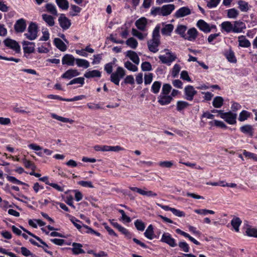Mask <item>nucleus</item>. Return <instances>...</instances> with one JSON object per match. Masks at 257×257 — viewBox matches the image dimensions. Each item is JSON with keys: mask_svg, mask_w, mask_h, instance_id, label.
I'll return each mask as SVG.
<instances>
[{"mask_svg": "<svg viewBox=\"0 0 257 257\" xmlns=\"http://www.w3.org/2000/svg\"><path fill=\"white\" fill-rule=\"evenodd\" d=\"M162 8L153 7L152 8L151 14L153 16L160 15L162 16Z\"/></svg>", "mask_w": 257, "mask_h": 257, "instance_id": "5fc2aeb1", "label": "nucleus"}, {"mask_svg": "<svg viewBox=\"0 0 257 257\" xmlns=\"http://www.w3.org/2000/svg\"><path fill=\"white\" fill-rule=\"evenodd\" d=\"M240 131L243 134H247L250 137L253 135L254 129L252 125L250 124H245L240 127Z\"/></svg>", "mask_w": 257, "mask_h": 257, "instance_id": "6ab92c4d", "label": "nucleus"}, {"mask_svg": "<svg viewBox=\"0 0 257 257\" xmlns=\"http://www.w3.org/2000/svg\"><path fill=\"white\" fill-rule=\"evenodd\" d=\"M164 51L166 52V55H168V57L164 55H160L159 56V58L162 63L170 65L171 63L175 60L176 57L174 54L170 52L168 49H166L164 50Z\"/></svg>", "mask_w": 257, "mask_h": 257, "instance_id": "20e7f679", "label": "nucleus"}, {"mask_svg": "<svg viewBox=\"0 0 257 257\" xmlns=\"http://www.w3.org/2000/svg\"><path fill=\"white\" fill-rule=\"evenodd\" d=\"M251 113L246 110H242L239 115L238 120L240 121H243L250 117Z\"/></svg>", "mask_w": 257, "mask_h": 257, "instance_id": "4c0bfd02", "label": "nucleus"}, {"mask_svg": "<svg viewBox=\"0 0 257 257\" xmlns=\"http://www.w3.org/2000/svg\"><path fill=\"white\" fill-rule=\"evenodd\" d=\"M45 8L46 9V11L48 13L51 14L52 15H53L55 16L58 15L56 8L55 6L53 4H52L50 3L47 4L45 6Z\"/></svg>", "mask_w": 257, "mask_h": 257, "instance_id": "473e14b6", "label": "nucleus"}, {"mask_svg": "<svg viewBox=\"0 0 257 257\" xmlns=\"http://www.w3.org/2000/svg\"><path fill=\"white\" fill-rule=\"evenodd\" d=\"M187 30V27L184 25H179L177 27L175 32L177 34H179L184 38V39L186 37V35L185 33Z\"/></svg>", "mask_w": 257, "mask_h": 257, "instance_id": "e433bc0d", "label": "nucleus"}, {"mask_svg": "<svg viewBox=\"0 0 257 257\" xmlns=\"http://www.w3.org/2000/svg\"><path fill=\"white\" fill-rule=\"evenodd\" d=\"M84 77L87 78H94V77H100L101 72L97 70H93L86 72L84 75Z\"/></svg>", "mask_w": 257, "mask_h": 257, "instance_id": "a878e982", "label": "nucleus"}, {"mask_svg": "<svg viewBox=\"0 0 257 257\" xmlns=\"http://www.w3.org/2000/svg\"><path fill=\"white\" fill-rule=\"evenodd\" d=\"M172 87L169 84H164L163 85L162 92L161 94H169L171 92Z\"/></svg>", "mask_w": 257, "mask_h": 257, "instance_id": "603ef678", "label": "nucleus"}, {"mask_svg": "<svg viewBox=\"0 0 257 257\" xmlns=\"http://www.w3.org/2000/svg\"><path fill=\"white\" fill-rule=\"evenodd\" d=\"M223 103V99L221 96H216L213 100L212 105L215 108H220Z\"/></svg>", "mask_w": 257, "mask_h": 257, "instance_id": "2f4dec72", "label": "nucleus"}, {"mask_svg": "<svg viewBox=\"0 0 257 257\" xmlns=\"http://www.w3.org/2000/svg\"><path fill=\"white\" fill-rule=\"evenodd\" d=\"M43 20L50 27L53 26L55 24L54 18L47 14L42 15Z\"/></svg>", "mask_w": 257, "mask_h": 257, "instance_id": "c756f323", "label": "nucleus"}, {"mask_svg": "<svg viewBox=\"0 0 257 257\" xmlns=\"http://www.w3.org/2000/svg\"><path fill=\"white\" fill-rule=\"evenodd\" d=\"M125 75V70L121 67H118L115 71L113 72L110 77V80L116 85L119 84L120 80Z\"/></svg>", "mask_w": 257, "mask_h": 257, "instance_id": "f03ea898", "label": "nucleus"}, {"mask_svg": "<svg viewBox=\"0 0 257 257\" xmlns=\"http://www.w3.org/2000/svg\"><path fill=\"white\" fill-rule=\"evenodd\" d=\"M112 63H108L105 64L104 66V70L107 74H111L112 73Z\"/></svg>", "mask_w": 257, "mask_h": 257, "instance_id": "e2e57ef3", "label": "nucleus"}, {"mask_svg": "<svg viewBox=\"0 0 257 257\" xmlns=\"http://www.w3.org/2000/svg\"><path fill=\"white\" fill-rule=\"evenodd\" d=\"M144 235L145 237L149 239H152L154 238L155 235L154 232V228L152 224H150L148 227L145 232H144Z\"/></svg>", "mask_w": 257, "mask_h": 257, "instance_id": "c85d7f7f", "label": "nucleus"}, {"mask_svg": "<svg viewBox=\"0 0 257 257\" xmlns=\"http://www.w3.org/2000/svg\"><path fill=\"white\" fill-rule=\"evenodd\" d=\"M159 166L162 168H170L173 165V163L172 161H161L158 163Z\"/></svg>", "mask_w": 257, "mask_h": 257, "instance_id": "3c124183", "label": "nucleus"}, {"mask_svg": "<svg viewBox=\"0 0 257 257\" xmlns=\"http://www.w3.org/2000/svg\"><path fill=\"white\" fill-rule=\"evenodd\" d=\"M132 34L133 36L137 37L139 39L143 40L146 37L147 34H143L142 33L139 32L136 29H132Z\"/></svg>", "mask_w": 257, "mask_h": 257, "instance_id": "a18cd8bd", "label": "nucleus"}, {"mask_svg": "<svg viewBox=\"0 0 257 257\" xmlns=\"http://www.w3.org/2000/svg\"><path fill=\"white\" fill-rule=\"evenodd\" d=\"M141 68L143 71H150L152 70V65L149 62H144L141 65Z\"/></svg>", "mask_w": 257, "mask_h": 257, "instance_id": "6e6d98bb", "label": "nucleus"}, {"mask_svg": "<svg viewBox=\"0 0 257 257\" xmlns=\"http://www.w3.org/2000/svg\"><path fill=\"white\" fill-rule=\"evenodd\" d=\"M123 82L125 84H133L135 83L134 77L132 75H128L126 76L124 79Z\"/></svg>", "mask_w": 257, "mask_h": 257, "instance_id": "69168bd1", "label": "nucleus"}, {"mask_svg": "<svg viewBox=\"0 0 257 257\" xmlns=\"http://www.w3.org/2000/svg\"><path fill=\"white\" fill-rule=\"evenodd\" d=\"M185 98L189 101L193 99L194 96L197 94L196 91L191 85H188L184 88Z\"/></svg>", "mask_w": 257, "mask_h": 257, "instance_id": "0eeeda50", "label": "nucleus"}, {"mask_svg": "<svg viewBox=\"0 0 257 257\" xmlns=\"http://www.w3.org/2000/svg\"><path fill=\"white\" fill-rule=\"evenodd\" d=\"M246 233L249 236L257 237V229L249 227L246 230Z\"/></svg>", "mask_w": 257, "mask_h": 257, "instance_id": "c03bdc74", "label": "nucleus"}, {"mask_svg": "<svg viewBox=\"0 0 257 257\" xmlns=\"http://www.w3.org/2000/svg\"><path fill=\"white\" fill-rule=\"evenodd\" d=\"M237 114L231 111L227 112H223L221 115V118L223 119L226 122L230 124H234L236 123Z\"/></svg>", "mask_w": 257, "mask_h": 257, "instance_id": "423d86ee", "label": "nucleus"}, {"mask_svg": "<svg viewBox=\"0 0 257 257\" xmlns=\"http://www.w3.org/2000/svg\"><path fill=\"white\" fill-rule=\"evenodd\" d=\"M161 86V82L160 81H155L152 86V91L155 93H158L160 89Z\"/></svg>", "mask_w": 257, "mask_h": 257, "instance_id": "79ce46f5", "label": "nucleus"}, {"mask_svg": "<svg viewBox=\"0 0 257 257\" xmlns=\"http://www.w3.org/2000/svg\"><path fill=\"white\" fill-rule=\"evenodd\" d=\"M52 117L56 119L57 120H58L59 121H61L63 122H69L70 123H72L74 122V120L71 119H69L68 118L63 117L62 116H59L55 113H52L51 114Z\"/></svg>", "mask_w": 257, "mask_h": 257, "instance_id": "c9c22d12", "label": "nucleus"}, {"mask_svg": "<svg viewBox=\"0 0 257 257\" xmlns=\"http://www.w3.org/2000/svg\"><path fill=\"white\" fill-rule=\"evenodd\" d=\"M172 100L173 97L169 94H160L158 97V101L162 105L169 104Z\"/></svg>", "mask_w": 257, "mask_h": 257, "instance_id": "9b49d317", "label": "nucleus"}, {"mask_svg": "<svg viewBox=\"0 0 257 257\" xmlns=\"http://www.w3.org/2000/svg\"><path fill=\"white\" fill-rule=\"evenodd\" d=\"M23 163H24L25 167L26 168H31L32 170H34L35 166L32 162L27 160L26 159H24L23 160Z\"/></svg>", "mask_w": 257, "mask_h": 257, "instance_id": "338daca9", "label": "nucleus"}, {"mask_svg": "<svg viewBox=\"0 0 257 257\" xmlns=\"http://www.w3.org/2000/svg\"><path fill=\"white\" fill-rule=\"evenodd\" d=\"M225 56L228 61L231 63H236V59L235 58L234 52L231 49H229L228 51L225 53Z\"/></svg>", "mask_w": 257, "mask_h": 257, "instance_id": "72a5a7b5", "label": "nucleus"}, {"mask_svg": "<svg viewBox=\"0 0 257 257\" xmlns=\"http://www.w3.org/2000/svg\"><path fill=\"white\" fill-rule=\"evenodd\" d=\"M58 21L60 26L64 30H67L70 27L71 22L70 20L63 14L59 18Z\"/></svg>", "mask_w": 257, "mask_h": 257, "instance_id": "f8f14e48", "label": "nucleus"}, {"mask_svg": "<svg viewBox=\"0 0 257 257\" xmlns=\"http://www.w3.org/2000/svg\"><path fill=\"white\" fill-rule=\"evenodd\" d=\"M194 212L198 214L206 215L207 214L209 213L213 214L215 213L214 211L211 210L206 209H195Z\"/></svg>", "mask_w": 257, "mask_h": 257, "instance_id": "49530a36", "label": "nucleus"}, {"mask_svg": "<svg viewBox=\"0 0 257 257\" xmlns=\"http://www.w3.org/2000/svg\"><path fill=\"white\" fill-rule=\"evenodd\" d=\"M246 29V25L244 23L240 21H236L233 24V33H240L243 32Z\"/></svg>", "mask_w": 257, "mask_h": 257, "instance_id": "9d476101", "label": "nucleus"}, {"mask_svg": "<svg viewBox=\"0 0 257 257\" xmlns=\"http://www.w3.org/2000/svg\"><path fill=\"white\" fill-rule=\"evenodd\" d=\"M153 75L152 73H150L147 74H145V77H144V79H145L144 83H145V85L150 84L153 80Z\"/></svg>", "mask_w": 257, "mask_h": 257, "instance_id": "4d7b16f0", "label": "nucleus"}, {"mask_svg": "<svg viewBox=\"0 0 257 257\" xmlns=\"http://www.w3.org/2000/svg\"><path fill=\"white\" fill-rule=\"evenodd\" d=\"M84 83V78L83 77H78L71 80L67 85H72L74 84H80L83 85Z\"/></svg>", "mask_w": 257, "mask_h": 257, "instance_id": "8fccbe9b", "label": "nucleus"}, {"mask_svg": "<svg viewBox=\"0 0 257 257\" xmlns=\"http://www.w3.org/2000/svg\"><path fill=\"white\" fill-rule=\"evenodd\" d=\"M161 241L168 244L171 247L177 246L175 239L172 238L171 234L168 232L163 233L161 239Z\"/></svg>", "mask_w": 257, "mask_h": 257, "instance_id": "6e6552de", "label": "nucleus"}, {"mask_svg": "<svg viewBox=\"0 0 257 257\" xmlns=\"http://www.w3.org/2000/svg\"><path fill=\"white\" fill-rule=\"evenodd\" d=\"M4 43L6 47L13 49L16 53L20 52V46L16 41L10 38H7L4 41Z\"/></svg>", "mask_w": 257, "mask_h": 257, "instance_id": "39448f33", "label": "nucleus"}, {"mask_svg": "<svg viewBox=\"0 0 257 257\" xmlns=\"http://www.w3.org/2000/svg\"><path fill=\"white\" fill-rule=\"evenodd\" d=\"M179 247L184 252H188L189 251L188 244L185 242H180L178 244Z\"/></svg>", "mask_w": 257, "mask_h": 257, "instance_id": "bf43d9fd", "label": "nucleus"}, {"mask_svg": "<svg viewBox=\"0 0 257 257\" xmlns=\"http://www.w3.org/2000/svg\"><path fill=\"white\" fill-rule=\"evenodd\" d=\"M238 7L241 11L247 12L248 10V4L247 2L243 1L238 2Z\"/></svg>", "mask_w": 257, "mask_h": 257, "instance_id": "a19ab883", "label": "nucleus"}, {"mask_svg": "<svg viewBox=\"0 0 257 257\" xmlns=\"http://www.w3.org/2000/svg\"><path fill=\"white\" fill-rule=\"evenodd\" d=\"M174 9L175 6L173 4L163 6L162 7V16H166L170 15Z\"/></svg>", "mask_w": 257, "mask_h": 257, "instance_id": "a211bd4d", "label": "nucleus"}, {"mask_svg": "<svg viewBox=\"0 0 257 257\" xmlns=\"http://www.w3.org/2000/svg\"><path fill=\"white\" fill-rule=\"evenodd\" d=\"M221 28L222 30L227 33L233 32V24L230 22H223L221 24Z\"/></svg>", "mask_w": 257, "mask_h": 257, "instance_id": "393cba45", "label": "nucleus"}, {"mask_svg": "<svg viewBox=\"0 0 257 257\" xmlns=\"http://www.w3.org/2000/svg\"><path fill=\"white\" fill-rule=\"evenodd\" d=\"M125 43L127 46L132 49H136L138 44L137 41L133 37L128 39Z\"/></svg>", "mask_w": 257, "mask_h": 257, "instance_id": "58836bf2", "label": "nucleus"}, {"mask_svg": "<svg viewBox=\"0 0 257 257\" xmlns=\"http://www.w3.org/2000/svg\"><path fill=\"white\" fill-rule=\"evenodd\" d=\"M78 184L84 187H88L91 188L94 187L92 182L90 181H80L78 182Z\"/></svg>", "mask_w": 257, "mask_h": 257, "instance_id": "052dcab7", "label": "nucleus"}, {"mask_svg": "<svg viewBox=\"0 0 257 257\" xmlns=\"http://www.w3.org/2000/svg\"><path fill=\"white\" fill-rule=\"evenodd\" d=\"M238 42L239 46L244 48H248L250 46V43L246 37L241 35L238 37Z\"/></svg>", "mask_w": 257, "mask_h": 257, "instance_id": "aec40b11", "label": "nucleus"}, {"mask_svg": "<svg viewBox=\"0 0 257 257\" xmlns=\"http://www.w3.org/2000/svg\"><path fill=\"white\" fill-rule=\"evenodd\" d=\"M180 69H181V67L180 66V65L179 64H176L174 66L173 69H172V77L174 78L178 76V75L180 71Z\"/></svg>", "mask_w": 257, "mask_h": 257, "instance_id": "864d4df0", "label": "nucleus"}, {"mask_svg": "<svg viewBox=\"0 0 257 257\" xmlns=\"http://www.w3.org/2000/svg\"><path fill=\"white\" fill-rule=\"evenodd\" d=\"M7 179L9 181H10V182H12L13 183H15V184H19V185L25 184V183H24L23 182L18 180L17 178H16L15 177H14L13 176H7Z\"/></svg>", "mask_w": 257, "mask_h": 257, "instance_id": "13d9d810", "label": "nucleus"}, {"mask_svg": "<svg viewBox=\"0 0 257 257\" xmlns=\"http://www.w3.org/2000/svg\"><path fill=\"white\" fill-rule=\"evenodd\" d=\"M242 223V221L240 218L233 216L231 221V225L236 232H238L239 230V226Z\"/></svg>", "mask_w": 257, "mask_h": 257, "instance_id": "4be33fe9", "label": "nucleus"}, {"mask_svg": "<svg viewBox=\"0 0 257 257\" xmlns=\"http://www.w3.org/2000/svg\"><path fill=\"white\" fill-rule=\"evenodd\" d=\"M188 37H185V39L189 41H194L196 39L198 35V32L197 30L194 28H191L187 31Z\"/></svg>", "mask_w": 257, "mask_h": 257, "instance_id": "5701e85b", "label": "nucleus"}, {"mask_svg": "<svg viewBox=\"0 0 257 257\" xmlns=\"http://www.w3.org/2000/svg\"><path fill=\"white\" fill-rule=\"evenodd\" d=\"M160 27L157 25L153 32L152 39L147 42L149 50L153 53H156L159 51L158 47L160 44Z\"/></svg>", "mask_w": 257, "mask_h": 257, "instance_id": "f257e3e1", "label": "nucleus"}, {"mask_svg": "<svg viewBox=\"0 0 257 257\" xmlns=\"http://www.w3.org/2000/svg\"><path fill=\"white\" fill-rule=\"evenodd\" d=\"M172 212L173 214L178 217H184L185 216V213L183 211L176 209L174 208H173Z\"/></svg>", "mask_w": 257, "mask_h": 257, "instance_id": "774afa93", "label": "nucleus"}, {"mask_svg": "<svg viewBox=\"0 0 257 257\" xmlns=\"http://www.w3.org/2000/svg\"><path fill=\"white\" fill-rule=\"evenodd\" d=\"M174 29V26L172 24H167L162 28V34L163 35L170 36Z\"/></svg>", "mask_w": 257, "mask_h": 257, "instance_id": "bb28decb", "label": "nucleus"}, {"mask_svg": "<svg viewBox=\"0 0 257 257\" xmlns=\"http://www.w3.org/2000/svg\"><path fill=\"white\" fill-rule=\"evenodd\" d=\"M72 250L74 254H78L84 252V251L82 249V245L81 244L74 242L72 243Z\"/></svg>", "mask_w": 257, "mask_h": 257, "instance_id": "cd10ccee", "label": "nucleus"}, {"mask_svg": "<svg viewBox=\"0 0 257 257\" xmlns=\"http://www.w3.org/2000/svg\"><path fill=\"white\" fill-rule=\"evenodd\" d=\"M197 26L199 29L205 33H209L211 31L209 25L204 20H200L197 22Z\"/></svg>", "mask_w": 257, "mask_h": 257, "instance_id": "f3484780", "label": "nucleus"}, {"mask_svg": "<svg viewBox=\"0 0 257 257\" xmlns=\"http://www.w3.org/2000/svg\"><path fill=\"white\" fill-rule=\"evenodd\" d=\"M54 43L55 46L61 51L64 52L66 50V45L60 39L58 38H55Z\"/></svg>", "mask_w": 257, "mask_h": 257, "instance_id": "b1692460", "label": "nucleus"}, {"mask_svg": "<svg viewBox=\"0 0 257 257\" xmlns=\"http://www.w3.org/2000/svg\"><path fill=\"white\" fill-rule=\"evenodd\" d=\"M135 225L137 229L140 231H143L145 228V223L141 220L137 219L135 222Z\"/></svg>", "mask_w": 257, "mask_h": 257, "instance_id": "09e8293b", "label": "nucleus"}, {"mask_svg": "<svg viewBox=\"0 0 257 257\" xmlns=\"http://www.w3.org/2000/svg\"><path fill=\"white\" fill-rule=\"evenodd\" d=\"M190 14L191 10L188 7H184L177 10L175 14V16L177 18H180L188 16Z\"/></svg>", "mask_w": 257, "mask_h": 257, "instance_id": "ddd939ff", "label": "nucleus"}, {"mask_svg": "<svg viewBox=\"0 0 257 257\" xmlns=\"http://www.w3.org/2000/svg\"><path fill=\"white\" fill-rule=\"evenodd\" d=\"M189 106V104L186 101H178L177 102V109L179 111L187 108Z\"/></svg>", "mask_w": 257, "mask_h": 257, "instance_id": "ea45409f", "label": "nucleus"}, {"mask_svg": "<svg viewBox=\"0 0 257 257\" xmlns=\"http://www.w3.org/2000/svg\"><path fill=\"white\" fill-rule=\"evenodd\" d=\"M108 146H100V145H96L94 147V149L96 151H103L106 152L108 151Z\"/></svg>", "mask_w": 257, "mask_h": 257, "instance_id": "680f3d73", "label": "nucleus"}, {"mask_svg": "<svg viewBox=\"0 0 257 257\" xmlns=\"http://www.w3.org/2000/svg\"><path fill=\"white\" fill-rule=\"evenodd\" d=\"M38 28L37 25L34 22H31L28 26L27 32L24 35L29 40H35L38 37Z\"/></svg>", "mask_w": 257, "mask_h": 257, "instance_id": "7ed1b4c3", "label": "nucleus"}, {"mask_svg": "<svg viewBox=\"0 0 257 257\" xmlns=\"http://www.w3.org/2000/svg\"><path fill=\"white\" fill-rule=\"evenodd\" d=\"M76 59L70 54H65L62 58V63L63 65H67L68 66H73Z\"/></svg>", "mask_w": 257, "mask_h": 257, "instance_id": "4468645a", "label": "nucleus"}, {"mask_svg": "<svg viewBox=\"0 0 257 257\" xmlns=\"http://www.w3.org/2000/svg\"><path fill=\"white\" fill-rule=\"evenodd\" d=\"M124 67L128 70L136 72L138 71V67L136 65H134L130 61H126L124 63Z\"/></svg>", "mask_w": 257, "mask_h": 257, "instance_id": "de8ad7c7", "label": "nucleus"}, {"mask_svg": "<svg viewBox=\"0 0 257 257\" xmlns=\"http://www.w3.org/2000/svg\"><path fill=\"white\" fill-rule=\"evenodd\" d=\"M58 7L62 10H67L69 8V2L67 0H56Z\"/></svg>", "mask_w": 257, "mask_h": 257, "instance_id": "f704fd0d", "label": "nucleus"}, {"mask_svg": "<svg viewBox=\"0 0 257 257\" xmlns=\"http://www.w3.org/2000/svg\"><path fill=\"white\" fill-rule=\"evenodd\" d=\"M75 62L77 65L79 67L87 68L90 66L89 62L85 59L77 58L76 59Z\"/></svg>", "mask_w": 257, "mask_h": 257, "instance_id": "7c9ffc66", "label": "nucleus"}, {"mask_svg": "<svg viewBox=\"0 0 257 257\" xmlns=\"http://www.w3.org/2000/svg\"><path fill=\"white\" fill-rule=\"evenodd\" d=\"M26 21L24 19L17 20L14 25V29L17 33H23L26 29Z\"/></svg>", "mask_w": 257, "mask_h": 257, "instance_id": "1a4fd4ad", "label": "nucleus"}, {"mask_svg": "<svg viewBox=\"0 0 257 257\" xmlns=\"http://www.w3.org/2000/svg\"><path fill=\"white\" fill-rule=\"evenodd\" d=\"M126 56L130 58V59L136 64L138 65L140 63V58L135 51L131 50L126 52Z\"/></svg>", "mask_w": 257, "mask_h": 257, "instance_id": "412c9836", "label": "nucleus"}, {"mask_svg": "<svg viewBox=\"0 0 257 257\" xmlns=\"http://www.w3.org/2000/svg\"><path fill=\"white\" fill-rule=\"evenodd\" d=\"M220 0H210L208 2L207 6L209 8H213L216 7L219 4Z\"/></svg>", "mask_w": 257, "mask_h": 257, "instance_id": "0e129e2a", "label": "nucleus"}, {"mask_svg": "<svg viewBox=\"0 0 257 257\" xmlns=\"http://www.w3.org/2000/svg\"><path fill=\"white\" fill-rule=\"evenodd\" d=\"M238 11L235 9H229L227 12V17L229 18L235 19L238 16Z\"/></svg>", "mask_w": 257, "mask_h": 257, "instance_id": "37998d69", "label": "nucleus"}, {"mask_svg": "<svg viewBox=\"0 0 257 257\" xmlns=\"http://www.w3.org/2000/svg\"><path fill=\"white\" fill-rule=\"evenodd\" d=\"M147 24V20L145 17H142L140 19L137 20L135 22V25L137 28L142 31L146 30V26Z\"/></svg>", "mask_w": 257, "mask_h": 257, "instance_id": "2eb2a0df", "label": "nucleus"}, {"mask_svg": "<svg viewBox=\"0 0 257 257\" xmlns=\"http://www.w3.org/2000/svg\"><path fill=\"white\" fill-rule=\"evenodd\" d=\"M80 75V73L76 69H70L66 71L61 76L63 78L70 79Z\"/></svg>", "mask_w": 257, "mask_h": 257, "instance_id": "dca6fc26", "label": "nucleus"}]
</instances>
